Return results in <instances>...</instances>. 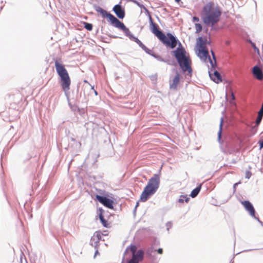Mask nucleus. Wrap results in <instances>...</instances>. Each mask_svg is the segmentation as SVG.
Listing matches in <instances>:
<instances>
[{
  "label": "nucleus",
  "instance_id": "1",
  "mask_svg": "<svg viewBox=\"0 0 263 263\" xmlns=\"http://www.w3.org/2000/svg\"><path fill=\"white\" fill-rule=\"evenodd\" d=\"M96 11L100 13L103 17L107 18L108 21L115 27L122 30L125 33V35L130 39V40L137 43L146 53L151 54L152 51L148 49L137 37L134 36L130 32L129 29L112 14L107 12L106 11L103 10L100 7H98L96 9Z\"/></svg>",
  "mask_w": 263,
  "mask_h": 263
},
{
  "label": "nucleus",
  "instance_id": "2",
  "mask_svg": "<svg viewBox=\"0 0 263 263\" xmlns=\"http://www.w3.org/2000/svg\"><path fill=\"white\" fill-rule=\"evenodd\" d=\"M201 15L204 24L213 27L219 22L221 11L218 6L210 2L203 6Z\"/></svg>",
  "mask_w": 263,
  "mask_h": 263
},
{
  "label": "nucleus",
  "instance_id": "3",
  "mask_svg": "<svg viewBox=\"0 0 263 263\" xmlns=\"http://www.w3.org/2000/svg\"><path fill=\"white\" fill-rule=\"evenodd\" d=\"M150 28L152 32L163 44L172 49L176 46V39L170 33H167L166 35L161 31L159 30V26L156 23L153 22L151 17H150Z\"/></svg>",
  "mask_w": 263,
  "mask_h": 263
},
{
  "label": "nucleus",
  "instance_id": "4",
  "mask_svg": "<svg viewBox=\"0 0 263 263\" xmlns=\"http://www.w3.org/2000/svg\"><path fill=\"white\" fill-rule=\"evenodd\" d=\"M55 67L56 71L60 78L61 86L65 93H68L70 90L71 80L65 65L63 64L60 60L55 61Z\"/></svg>",
  "mask_w": 263,
  "mask_h": 263
},
{
  "label": "nucleus",
  "instance_id": "5",
  "mask_svg": "<svg viewBox=\"0 0 263 263\" xmlns=\"http://www.w3.org/2000/svg\"><path fill=\"white\" fill-rule=\"evenodd\" d=\"M160 184V176L154 174L149 180L140 196V200L145 202L157 190Z\"/></svg>",
  "mask_w": 263,
  "mask_h": 263
},
{
  "label": "nucleus",
  "instance_id": "6",
  "mask_svg": "<svg viewBox=\"0 0 263 263\" xmlns=\"http://www.w3.org/2000/svg\"><path fill=\"white\" fill-rule=\"evenodd\" d=\"M173 55L176 59L183 71H187L189 73L192 72V68L191 66V62L188 56L186 55V51L183 47H178L173 52Z\"/></svg>",
  "mask_w": 263,
  "mask_h": 263
},
{
  "label": "nucleus",
  "instance_id": "7",
  "mask_svg": "<svg viewBox=\"0 0 263 263\" xmlns=\"http://www.w3.org/2000/svg\"><path fill=\"white\" fill-rule=\"evenodd\" d=\"M197 54L202 61L206 62L208 64V67L211 66V68H214L216 64V58L213 51H212L213 60H211L209 55L208 49L203 50L198 49L197 50Z\"/></svg>",
  "mask_w": 263,
  "mask_h": 263
},
{
  "label": "nucleus",
  "instance_id": "8",
  "mask_svg": "<svg viewBox=\"0 0 263 263\" xmlns=\"http://www.w3.org/2000/svg\"><path fill=\"white\" fill-rule=\"evenodd\" d=\"M137 247L135 245L130 246V250L132 253V257L128 261V263H139L142 260L144 252L141 250L137 251Z\"/></svg>",
  "mask_w": 263,
  "mask_h": 263
},
{
  "label": "nucleus",
  "instance_id": "9",
  "mask_svg": "<svg viewBox=\"0 0 263 263\" xmlns=\"http://www.w3.org/2000/svg\"><path fill=\"white\" fill-rule=\"evenodd\" d=\"M8 96L11 99L12 101H13L12 103L10 104L11 105L13 104L14 105L13 108L17 110H19L22 107L23 105L22 97L21 96L20 94L17 92L16 93L9 94Z\"/></svg>",
  "mask_w": 263,
  "mask_h": 263
},
{
  "label": "nucleus",
  "instance_id": "10",
  "mask_svg": "<svg viewBox=\"0 0 263 263\" xmlns=\"http://www.w3.org/2000/svg\"><path fill=\"white\" fill-rule=\"evenodd\" d=\"M96 199L99 201L104 206L109 209H112L114 208V201L112 200L107 198L106 197H103L100 196L99 195H96Z\"/></svg>",
  "mask_w": 263,
  "mask_h": 263
},
{
  "label": "nucleus",
  "instance_id": "11",
  "mask_svg": "<svg viewBox=\"0 0 263 263\" xmlns=\"http://www.w3.org/2000/svg\"><path fill=\"white\" fill-rule=\"evenodd\" d=\"M241 203L252 217H255V211L252 203L248 200L242 201Z\"/></svg>",
  "mask_w": 263,
  "mask_h": 263
},
{
  "label": "nucleus",
  "instance_id": "12",
  "mask_svg": "<svg viewBox=\"0 0 263 263\" xmlns=\"http://www.w3.org/2000/svg\"><path fill=\"white\" fill-rule=\"evenodd\" d=\"M180 76L178 72L176 73V76L170 81V88L176 90L177 89V86L180 82Z\"/></svg>",
  "mask_w": 263,
  "mask_h": 263
},
{
  "label": "nucleus",
  "instance_id": "13",
  "mask_svg": "<svg viewBox=\"0 0 263 263\" xmlns=\"http://www.w3.org/2000/svg\"><path fill=\"white\" fill-rule=\"evenodd\" d=\"M113 11L117 16L121 19L125 16V11L120 5H116L113 8Z\"/></svg>",
  "mask_w": 263,
  "mask_h": 263
},
{
  "label": "nucleus",
  "instance_id": "14",
  "mask_svg": "<svg viewBox=\"0 0 263 263\" xmlns=\"http://www.w3.org/2000/svg\"><path fill=\"white\" fill-rule=\"evenodd\" d=\"M207 40L205 37H199L197 39V48L198 49H207L206 44Z\"/></svg>",
  "mask_w": 263,
  "mask_h": 263
},
{
  "label": "nucleus",
  "instance_id": "15",
  "mask_svg": "<svg viewBox=\"0 0 263 263\" xmlns=\"http://www.w3.org/2000/svg\"><path fill=\"white\" fill-rule=\"evenodd\" d=\"M103 212L104 210L102 208H99V219L100 220L102 225L105 227V228H109L110 227L109 223L107 222V220H106L104 219V216H103Z\"/></svg>",
  "mask_w": 263,
  "mask_h": 263
},
{
  "label": "nucleus",
  "instance_id": "16",
  "mask_svg": "<svg viewBox=\"0 0 263 263\" xmlns=\"http://www.w3.org/2000/svg\"><path fill=\"white\" fill-rule=\"evenodd\" d=\"M252 72L258 80H261L263 79L262 72L258 66H255L253 67Z\"/></svg>",
  "mask_w": 263,
  "mask_h": 263
},
{
  "label": "nucleus",
  "instance_id": "17",
  "mask_svg": "<svg viewBox=\"0 0 263 263\" xmlns=\"http://www.w3.org/2000/svg\"><path fill=\"white\" fill-rule=\"evenodd\" d=\"M211 78L216 83H218L222 81L220 73L217 71H215L213 74L210 73Z\"/></svg>",
  "mask_w": 263,
  "mask_h": 263
},
{
  "label": "nucleus",
  "instance_id": "18",
  "mask_svg": "<svg viewBox=\"0 0 263 263\" xmlns=\"http://www.w3.org/2000/svg\"><path fill=\"white\" fill-rule=\"evenodd\" d=\"M103 233L101 231H96L92 237V239L99 242L102 239Z\"/></svg>",
  "mask_w": 263,
  "mask_h": 263
},
{
  "label": "nucleus",
  "instance_id": "19",
  "mask_svg": "<svg viewBox=\"0 0 263 263\" xmlns=\"http://www.w3.org/2000/svg\"><path fill=\"white\" fill-rule=\"evenodd\" d=\"M201 185H200L199 186H197V187H196L195 189H194L191 194H190V196L192 197V198H195V197H196L197 196V195L198 194V193H199L200 190H201Z\"/></svg>",
  "mask_w": 263,
  "mask_h": 263
},
{
  "label": "nucleus",
  "instance_id": "20",
  "mask_svg": "<svg viewBox=\"0 0 263 263\" xmlns=\"http://www.w3.org/2000/svg\"><path fill=\"white\" fill-rule=\"evenodd\" d=\"M189 199L190 198L187 196V195H181L178 200V202L180 203H183L184 201L187 203Z\"/></svg>",
  "mask_w": 263,
  "mask_h": 263
},
{
  "label": "nucleus",
  "instance_id": "21",
  "mask_svg": "<svg viewBox=\"0 0 263 263\" xmlns=\"http://www.w3.org/2000/svg\"><path fill=\"white\" fill-rule=\"evenodd\" d=\"M195 27L196 29V33H199L201 31L202 27V25L200 24L199 23H195Z\"/></svg>",
  "mask_w": 263,
  "mask_h": 263
},
{
  "label": "nucleus",
  "instance_id": "22",
  "mask_svg": "<svg viewBox=\"0 0 263 263\" xmlns=\"http://www.w3.org/2000/svg\"><path fill=\"white\" fill-rule=\"evenodd\" d=\"M84 27L89 31H91L92 29V25L91 24L84 23Z\"/></svg>",
  "mask_w": 263,
  "mask_h": 263
},
{
  "label": "nucleus",
  "instance_id": "23",
  "mask_svg": "<svg viewBox=\"0 0 263 263\" xmlns=\"http://www.w3.org/2000/svg\"><path fill=\"white\" fill-rule=\"evenodd\" d=\"M262 118V116H261L260 115H257V117L256 121H255V124L257 125H259V124L260 123V122L261 121Z\"/></svg>",
  "mask_w": 263,
  "mask_h": 263
},
{
  "label": "nucleus",
  "instance_id": "24",
  "mask_svg": "<svg viewBox=\"0 0 263 263\" xmlns=\"http://www.w3.org/2000/svg\"><path fill=\"white\" fill-rule=\"evenodd\" d=\"M223 120L221 119L220 124V129L218 132V137L219 138H221V131H222V126Z\"/></svg>",
  "mask_w": 263,
  "mask_h": 263
},
{
  "label": "nucleus",
  "instance_id": "25",
  "mask_svg": "<svg viewBox=\"0 0 263 263\" xmlns=\"http://www.w3.org/2000/svg\"><path fill=\"white\" fill-rule=\"evenodd\" d=\"M258 125H257L256 124L255 125L252 127V131L253 134H255L258 129Z\"/></svg>",
  "mask_w": 263,
  "mask_h": 263
},
{
  "label": "nucleus",
  "instance_id": "26",
  "mask_svg": "<svg viewBox=\"0 0 263 263\" xmlns=\"http://www.w3.org/2000/svg\"><path fill=\"white\" fill-rule=\"evenodd\" d=\"M258 115H260L263 117V102L260 110L258 112Z\"/></svg>",
  "mask_w": 263,
  "mask_h": 263
},
{
  "label": "nucleus",
  "instance_id": "27",
  "mask_svg": "<svg viewBox=\"0 0 263 263\" xmlns=\"http://www.w3.org/2000/svg\"><path fill=\"white\" fill-rule=\"evenodd\" d=\"M199 21V17H198L197 16H194L193 17V22H198Z\"/></svg>",
  "mask_w": 263,
  "mask_h": 263
},
{
  "label": "nucleus",
  "instance_id": "28",
  "mask_svg": "<svg viewBox=\"0 0 263 263\" xmlns=\"http://www.w3.org/2000/svg\"><path fill=\"white\" fill-rule=\"evenodd\" d=\"M251 176V173L249 171H247L246 173V177L248 179L250 178Z\"/></svg>",
  "mask_w": 263,
  "mask_h": 263
},
{
  "label": "nucleus",
  "instance_id": "29",
  "mask_svg": "<svg viewBox=\"0 0 263 263\" xmlns=\"http://www.w3.org/2000/svg\"><path fill=\"white\" fill-rule=\"evenodd\" d=\"M258 143L259 144V148L261 149L263 148V140H259Z\"/></svg>",
  "mask_w": 263,
  "mask_h": 263
},
{
  "label": "nucleus",
  "instance_id": "30",
  "mask_svg": "<svg viewBox=\"0 0 263 263\" xmlns=\"http://www.w3.org/2000/svg\"><path fill=\"white\" fill-rule=\"evenodd\" d=\"M157 251L160 254H162L163 253V250L161 248H159L158 250H157Z\"/></svg>",
  "mask_w": 263,
  "mask_h": 263
},
{
  "label": "nucleus",
  "instance_id": "31",
  "mask_svg": "<svg viewBox=\"0 0 263 263\" xmlns=\"http://www.w3.org/2000/svg\"><path fill=\"white\" fill-rule=\"evenodd\" d=\"M99 254V251L98 250H97L95 252V255H94V257H96V256Z\"/></svg>",
  "mask_w": 263,
  "mask_h": 263
},
{
  "label": "nucleus",
  "instance_id": "32",
  "mask_svg": "<svg viewBox=\"0 0 263 263\" xmlns=\"http://www.w3.org/2000/svg\"><path fill=\"white\" fill-rule=\"evenodd\" d=\"M104 233L103 234V235L106 236L108 235V234L107 233V232L106 231H104Z\"/></svg>",
  "mask_w": 263,
  "mask_h": 263
},
{
  "label": "nucleus",
  "instance_id": "33",
  "mask_svg": "<svg viewBox=\"0 0 263 263\" xmlns=\"http://www.w3.org/2000/svg\"><path fill=\"white\" fill-rule=\"evenodd\" d=\"M238 183H236L234 185V188L235 189L236 186L238 185Z\"/></svg>",
  "mask_w": 263,
  "mask_h": 263
},
{
  "label": "nucleus",
  "instance_id": "34",
  "mask_svg": "<svg viewBox=\"0 0 263 263\" xmlns=\"http://www.w3.org/2000/svg\"><path fill=\"white\" fill-rule=\"evenodd\" d=\"M94 91H95V95H96V96H97V95H98V92H97V91L96 90H95Z\"/></svg>",
  "mask_w": 263,
  "mask_h": 263
},
{
  "label": "nucleus",
  "instance_id": "35",
  "mask_svg": "<svg viewBox=\"0 0 263 263\" xmlns=\"http://www.w3.org/2000/svg\"><path fill=\"white\" fill-rule=\"evenodd\" d=\"M175 1H176L177 3H179V2L180 1V0H175Z\"/></svg>",
  "mask_w": 263,
  "mask_h": 263
},
{
  "label": "nucleus",
  "instance_id": "36",
  "mask_svg": "<svg viewBox=\"0 0 263 263\" xmlns=\"http://www.w3.org/2000/svg\"><path fill=\"white\" fill-rule=\"evenodd\" d=\"M138 205H139V203H138V202H137V204H136V208H137V207L138 206Z\"/></svg>",
  "mask_w": 263,
  "mask_h": 263
},
{
  "label": "nucleus",
  "instance_id": "37",
  "mask_svg": "<svg viewBox=\"0 0 263 263\" xmlns=\"http://www.w3.org/2000/svg\"><path fill=\"white\" fill-rule=\"evenodd\" d=\"M233 98H234V96L232 94Z\"/></svg>",
  "mask_w": 263,
  "mask_h": 263
},
{
  "label": "nucleus",
  "instance_id": "38",
  "mask_svg": "<svg viewBox=\"0 0 263 263\" xmlns=\"http://www.w3.org/2000/svg\"><path fill=\"white\" fill-rule=\"evenodd\" d=\"M91 88H92V89H94L93 86H92V87H91Z\"/></svg>",
  "mask_w": 263,
  "mask_h": 263
}]
</instances>
